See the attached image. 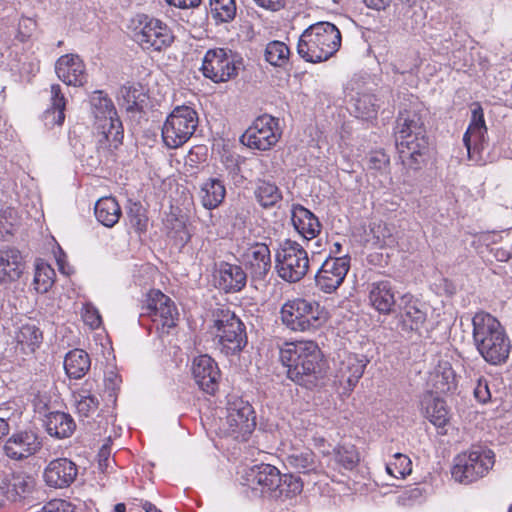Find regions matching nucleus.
<instances>
[{"mask_svg": "<svg viewBox=\"0 0 512 512\" xmlns=\"http://www.w3.org/2000/svg\"><path fill=\"white\" fill-rule=\"evenodd\" d=\"M395 140L402 164L408 169H419L428 150L426 129L419 111L409 109L399 113Z\"/></svg>", "mask_w": 512, "mask_h": 512, "instance_id": "obj_1", "label": "nucleus"}, {"mask_svg": "<svg viewBox=\"0 0 512 512\" xmlns=\"http://www.w3.org/2000/svg\"><path fill=\"white\" fill-rule=\"evenodd\" d=\"M242 478L252 490H259L263 497L285 502L295 499L303 491V481L292 473L281 474L271 464L260 463L243 470Z\"/></svg>", "mask_w": 512, "mask_h": 512, "instance_id": "obj_2", "label": "nucleus"}, {"mask_svg": "<svg viewBox=\"0 0 512 512\" xmlns=\"http://www.w3.org/2000/svg\"><path fill=\"white\" fill-rule=\"evenodd\" d=\"M279 358L288 378L298 385L311 389L324 376L321 351L312 341L286 343Z\"/></svg>", "mask_w": 512, "mask_h": 512, "instance_id": "obj_3", "label": "nucleus"}, {"mask_svg": "<svg viewBox=\"0 0 512 512\" xmlns=\"http://www.w3.org/2000/svg\"><path fill=\"white\" fill-rule=\"evenodd\" d=\"M473 340L481 356L490 364L505 362L510 353V340L500 322L488 313H476L472 319Z\"/></svg>", "mask_w": 512, "mask_h": 512, "instance_id": "obj_4", "label": "nucleus"}, {"mask_svg": "<svg viewBox=\"0 0 512 512\" xmlns=\"http://www.w3.org/2000/svg\"><path fill=\"white\" fill-rule=\"evenodd\" d=\"M90 102L97 129L98 161L101 163L103 157L122 143L123 126L112 100L103 91H94Z\"/></svg>", "mask_w": 512, "mask_h": 512, "instance_id": "obj_5", "label": "nucleus"}, {"mask_svg": "<svg viewBox=\"0 0 512 512\" xmlns=\"http://www.w3.org/2000/svg\"><path fill=\"white\" fill-rule=\"evenodd\" d=\"M340 30L330 22H317L299 37L297 53L306 62L319 63L331 58L341 47Z\"/></svg>", "mask_w": 512, "mask_h": 512, "instance_id": "obj_6", "label": "nucleus"}, {"mask_svg": "<svg viewBox=\"0 0 512 512\" xmlns=\"http://www.w3.org/2000/svg\"><path fill=\"white\" fill-rule=\"evenodd\" d=\"M212 316L210 332L214 336L215 347L226 356L239 354L247 344L244 323L229 309H215Z\"/></svg>", "mask_w": 512, "mask_h": 512, "instance_id": "obj_7", "label": "nucleus"}, {"mask_svg": "<svg viewBox=\"0 0 512 512\" xmlns=\"http://www.w3.org/2000/svg\"><path fill=\"white\" fill-rule=\"evenodd\" d=\"M129 29L133 40L147 51L165 50L171 46L175 38L166 22L144 13L132 17Z\"/></svg>", "mask_w": 512, "mask_h": 512, "instance_id": "obj_8", "label": "nucleus"}, {"mask_svg": "<svg viewBox=\"0 0 512 512\" xmlns=\"http://www.w3.org/2000/svg\"><path fill=\"white\" fill-rule=\"evenodd\" d=\"M283 324L299 332H311L326 322L324 308L316 301L296 298L287 301L280 310Z\"/></svg>", "mask_w": 512, "mask_h": 512, "instance_id": "obj_9", "label": "nucleus"}, {"mask_svg": "<svg viewBox=\"0 0 512 512\" xmlns=\"http://www.w3.org/2000/svg\"><path fill=\"white\" fill-rule=\"evenodd\" d=\"M494 465V453L482 446L457 455L452 467V477L462 484H469L485 476Z\"/></svg>", "mask_w": 512, "mask_h": 512, "instance_id": "obj_10", "label": "nucleus"}, {"mask_svg": "<svg viewBox=\"0 0 512 512\" xmlns=\"http://www.w3.org/2000/svg\"><path fill=\"white\" fill-rule=\"evenodd\" d=\"M198 114L190 106H176L167 116L162 126V140L169 149L185 144L198 126Z\"/></svg>", "mask_w": 512, "mask_h": 512, "instance_id": "obj_11", "label": "nucleus"}, {"mask_svg": "<svg viewBox=\"0 0 512 512\" xmlns=\"http://www.w3.org/2000/svg\"><path fill=\"white\" fill-rule=\"evenodd\" d=\"M275 268L281 279L289 283H296L308 272V254L299 243L287 239L276 250Z\"/></svg>", "mask_w": 512, "mask_h": 512, "instance_id": "obj_12", "label": "nucleus"}, {"mask_svg": "<svg viewBox=\"0 0 512 512\" xmlns=\"http://www.w3.org/2000/svg\"><path fill=\"white\" fill-rule=\"evenodd\" d=\"M279 119L264 114L257 117L241 135L240 142L250 149L258 151L270 150L281 137Z\"/></svg>", "mask_w": 512, "mask_h": 512, "instance_id": "obj_13", "label": "nucleus"}, {"mask_svg": "<svg viewBox=\"0 0 512 512\" xmlns=\"http://www.w3.org/2000/svg\"><path fill=\"white\" fill-rule=\"evenodd\" d=\"M43 447V438L36 428L14 431L5 441L3 451L11 460L23 461L37 454Z\"/></svg>", "mask_w": 512, "mask_h": 512, "instance_id": "obj_14", "label": "nucleus"}, {"mask_svg": "<svg viewBox=\"0 0 512 512\" xmlns=\"http://www.w3.org/2000/svg\"><path fill=\"white\" fill-rule=\"evenodd\" d=\"M201 71L215 83L226 82L237 75L235 58L224 48L209 49L204 55Z\"/></svg>", "mask_w": 512, "mask_h": 512, "instance_id": "obj_15", "label": "nucleus"}, {"mask_svg": "<svg viewBox=\"0 0 512 512\" xmlns=\"http://www.w3.org/2000/svg\"><path fill=\"white\" fill-rule=\"evenodd\" d=\"M350 269V257H327L315 274V284L324 293L335 292Z\"/></svg>", "mask_w": 512, "mask_h": 512, "instance_id": "obj_16", "label": "nucleus"}, {"mask_svg": "<svg viewBox=\"0 0 512 512\" xmlns=\"http://www.w3.org/2000/svg\"><path fill=\"white\" fill-rule=\"evenodd\" d=\"M145 314L152 318L157 329H162L163 333H168L169 329L176 326L178 320V310L174 302L159 290H153L149 293Z\"/></svg>", "mask_w": 512, "mask_h": 512, "instance_id": "obj_17", "label": "nucleus"}, {"mask_svg": "<svg viewBox=\"0 0 512 512\" xmlns=\"http://www.w3.org/2000/svg\"><path fill=\"white\" fill-rule=\"evenodd\" d=\"M225 424L231 434L238 433L242 436L250 434L256 426V421L254 410L249 402L241 398L230 399L227 404Z\"/></svg>", "mask_w": 512, "mask_h": 512, "instance_id": "obj_18", "label": "nucleus"}, {"mask_svg": "<svg viewBox=\"0 0 512 512\" xmlns=\"http://www.w3.org/2000/svg\"><path fill=\"white\" fill-rule=\"evenodd\" d=\"M191 370L195 383L203 392L213 395L218 390L221 372L218 364L209 355L196 357Z\"/></svg>", "mask_w": 512, "mask_h": 512, "instance_id": "obj_19", "label": "nucleus"}, {"mask_svg": "<svg viewBox=\"0 0 512 512\" xmlns=\"http://www.w3.org/2000/svg\"><path fill=\"white\" fill-rule=\"evenodd\" d=\"M252 281H264L271 269V253L264 243L252 244L242 255Z\"/></svg>", "mask_w": 512, "mask_h": 512, "instance_id": "obj_20", "label": "nucleus"}, {"mask_svg": "<svg viewBox=\"0 0 512 512\" xmlns=\"http://www.w3.org/2000/svg\"><path fill=\"white\" fill-rule=\"evenodd\" d=\"M78 475L77 465L68 458L52 460L44 470V481L49 487L67 488Z\"/></svg>", "mask_w": 512, "mask_h": 512, "instance_id": "obj_21", "label": "nucleus"}, {"mask_svg": "<svg viewBox=\"0 0 512 512\" xmlns=\"http://www.w3.org/2000/svg\"><path fill=\"white\" fill-rule=\"evenodd\" d=\"M369 363L364 355L348 354L339 363L336 378L345 391H352Z\"/></svg>", "mask_w": 512, "mask_h": 512, "instance_id": "obj_22", "label": "nucleus"}, {"mask_svg": "<svg viewBox=\"0 0 512 512\" xmlns=\"http://www.w3.org/2000/svg\"><path fill=\"white\" fill-rule=\"evenodd\" d=\"M463 142L471 159H473L472 152L479 153L487 145V127L483 109L480 105L472 110L471 121L463 135Z\"/></svg>", "mask_w": 512, "mask_h": 512, "instance_id": "obj_23", "label": "nucleus"}, {"mask_svg": "<svg viewBox=\"0 0 512 512\" xmlns=\"http://www.w3.org/2000/svg\"><path fill=\"white\" fill-rule=\"evenodd\" d=\"M6 493V499L13 504H23L33 493L36 486L35 478L27 473H13L0 480Z\"/></svg>", "mask_w": 512, "mask_h": 512, "instance_id": "obj_24", "label": "nucleus"}, {"mask_svg": "<svg viewBox=\"0 0 512 512\" xmlns=\"http://www.w3.org/2000/svg\"><path fill=\"white\" fill-rule=\"evenodd\" d=\"M55 71L58 78L67 85L82 86L87 82L85 64L78 55L61 56L55 64Z\"/></svg>", "mask_w": 512, "mask_h": 512, "instance_id": "obj_25", "label": "nucleus"}, {"mask_svg": "<svg viewBox=\"0 0 512 512\" xmlns=\"http://www.w3.org/2000/svg\"><path fill=\"white\" fill-rule=\"evenodd\" d=\"M401 327L407 332H419L427 318L423 305L410 294L401 297Z\"/></svg>", "mask_w": 512, "mask_h": 512, "instance_id": "obj_26", "label": "nucleus"}, {"mask_svg": "<svg viewBox=\"0 0 512 512\" xmlns=\"http://www.w3.org/2000/svg\"><path fill=\"white\" fill-rule=\"evenodd\" d=\"M369 303L379 313L390 314L396 304L395 290L388 280L372 282L368 286Z\"/></svg>", "mask_w": 512, "mask_h": 512, "instance_id": "obj_27", "label": "nucleus"}, {"mask_svg": "<svg viewBox=\"0 0 512 512\" xmlns=\"http://www.w3.org/2000/svg\"><path fill=\"white\" fill-rule=\"evenodd\" d=\"M217 273L219 287L225 292H239L246 286L247 273L239 265L222 262Z\"/></svg>", "mask_w": 512, "mask_h": 512, "instance_id": "obj_28", "label": "nucleus"}, {"mask_svg": "<svg viewBox=\"0 0 512 512\" xmlns=\"http://www.w3.org/2000/svg\"><path fill=\"white\" fill-rule=\"evenodd\" d=\"M24 269V261L19 250L9 248L0 251V284L16 281Z\"/></svg>", "mask_w": 512, "mask_h": 512, "instance_id": "obj_29", "label": "nucleus"}, {"mask_svg": "<svg viewBox=\"0 0 512 512\" xmlns=\"http://www.w3.org/2000/svg\"><path fill=\"white\" fill-rule=\"evenodd\" d=\"M44 425L47 433L58 439L70 437L76 428L74 419L69 414L59 411L46 415Z\"/></svg>", "mask_w": 512, "mask_h": 512, "instance_id": "obj_30", "label": "nucleus"}, {"mask_svg": "<svg viewBox=\"0 0 512 512\" xmlns=\"http://www.w3.org/2000/svg\"><path fill=\"white\" fill-rule=\"evenodd\" d=\"M50 107L44 112L46 126L62 125L65 120L66 99L59 84H52L50 88Z\"/></svg>", "mask_w": 512, "mask_h": 512, "instance_id": "obj_31", "label": "nucleus"}, {"mask_svg": "<svg viewBox=\"0 0 512 512\" xmlns=\"http://www.w3.org/2000/svg\"><path fill=\"white\" fill-rule=\"evenodd\" d=\"M430 381L437 393L452 392L457 387L455 372L448 361H440L430 375Z\"/></svg>", "mask_w": 512, "mask_h": 512, "instance_id": "obj_32", "label": "nucleus"}, {"mask_svg": "<svg viewBox=\"0 0 512 512\" xmlns=\"http://www.w3.org/2000/svg\"><path fill=\"white\" fill-rule=\"evenodd\" d=\"M425 417L435 426L443 427L448 422V411L445 402L432 393L424 395L421 401Z\"/></svg>", "mask_w": 512, "mask_h": 512, "instance_id": "obj_33", "label": "nucleus"}, {"mask_svg": "<svg viewBox=\"0 0 512 512\" xmlns=\"http://www.w3.org/2000/svg\"><path fill=\"white\" fill-rule=\"evenodd\" d=\"M226 188L218 178H209L200 186L199 196L203 206L207 209L218 207L224 200Z\"/></svg>", "mask_w": 512, "mask_h": 512, "instance_id": "obj_34", "label": "nucleus"}, {"mask_svg": "<svg viewBox=\"0 0 512 512\" xmlns=\"http://www.w3.org/2000/svg\"><path fill=\"white\" fill-rule=\"evenodd\" d=\"M91 366L88 353L82 349L69 351L64 359V368L70 378L80 379L85 376Z\"/></svg>", "mask_w": 512, "mask_h": 512, "instance_id": "obj_35", "label": "nucleus"}, {"mask_svg": "<svg viewBox=\"0 0 512 512\" xmlns=\"http://www.w3.org/2000/svg\"><path fill=\"white\" fill-rule=\"evenodd\" d=\"M147 99L148 96L144 88L139 84L123 86L119 91V103L127 112L142 111Z\"/></svg>", "mask_w": 512, "mask_h": 512, "instance_id": "obj_36", "label": "nucleus"}, {"mask_svg": "<svg viewBox=\"0 0 512 512\" xmlns=\"http://www.w3.org/2000/svg\"><path fill=\"white\" fill-rule=\"evenodd\" d=\"M94 213L99 224H117L122 214L120 205L114 197H102L94 206Z\"/></svg>", "mask_w": 512, "mask_h": 512, "instance_id": "obj_37", "label": "nucleus"}, {"mask_svg": "<svg viewBox=\"0 0 512 512\" xmlns=\"http://www.w3.org/2000/svg\"><path fill=\"white\" fill-rule=\"evenodd\" d=\"M286 465L303 474L316 472L319 467L316 455L310 449L294 451L287 455Z\"/></svg>", "mask_w": 512, "mask_h": 512, "instance_id": "obj_38", "label": "nucleus"}, {"mask_svg": "<svg viewBox=\"0 0 512 512\" xmlns=\"http://www.w3.org/2000/svg\"><path fill=\"white\" fill-rule=\"evenodd\" d=\"M353 101L354 113L357 118L370 120L376 117L379 105L374 95L368 93L358 94Z\"/></svg>", "mask_w": 512, "mask_h": 512, "instance_id": "obj_39", "label": "nucleus"}, {"mask_svg": "<svg viewBox=\"0 0 512 512\" xmlns=\"http://www.w3.org/2000/svg\"><path fill=\"white\" fill-rule=\"evenodd\" d=\"M42 339V332L33 324L22 325L16 334L18 344L22 346V349H28L30 352H34L39 347Z\"/></svg>", "mask_w": 512, "mask_h": 512, "instance_id": "obj_40", "label": "nucleus"}, {"mask_svg": "<svg viewBox=\"0 0 512 512\" xmlns=\"http://www.w3.org/2000/svg\"><path fill=\"white\" fill-rule=\"evenodd\" d=\"M290 50L288 46L281 41H271L265 48L266 61L275 67L284 66L289 59Z\"/></svg>", "mask_w": 512, "mask_h": 512, "instance_id": "obj_41", "label": "nucleus"}, {"mask_svg": "<svg viewBox=\"0 0 512 512\" xmlns=\"http://www.w3.org/2000/svg\"><path fill=\"white\" fill-rule=\"evenodd\" d=\"M210 12L216 22H230L236 16L235 0H210Z\"/></svg>", "mask_w": 512, "mask_h": 512, "instance_id": "obj_42", "label": "nucleus"}, {"mask_svg": "<svg viewBox=\"0 0 512 512\" xmlns=\"http://www.w3.org/2000/svg\"><path fill=\"white\" fill-rule=\"evenodd\" d=\"M255 195L260 205L265 208L274 206L282 198L278 187L266 181L258 184Z\"/></svg>", "mask_w": 512, "mask_h": 512, "instance_id": "obj_43", "label": "nucleus"}, {"mask_svg": "<svg viewBox=\"0 0 512 512\" xmlns=\"http://www.w3.org/2000/svg\"><path fill=\"white\" fill-rule=\"evenodd\" d=\"M334 460L346 470H352L359 462V454L353 445H342L334 450Z\"/></svg>", "mask_w": 512, "mask_h": 512, "instance_id": "obj_44", "label": "nucleus"}, {"mask_svg": "<svg viewBox=\"0 0 512 512\" xmlns=\"http://www.w3.org/2000/svg\"><path fill=\"white\" fill-rule=\"evenodd\" d=\"M99 406V400L96 395L92 394L90 389L82 388L76 396L77 411L84 415L89 416L94 413Z\"/></svg>", "mask_w": 512, "mask_h": 512, "instance_id": "obj_45", "label": "nucleus"}, {"mask_svg": "<svg viewBox=\"0 0 512 512\" xmlns=\"http://www.w3.org/2000/svg\"><path fill=\"white\" fill-rule=\"evenodd\" d=\"M387 472L396 477L403 478L412 472V462L410 458L401 453L393 455V461L386 465Z\"/></svg>", "mask_w": 512, "mask_h": 512, "instance_id": "obj_46", "label": "nucleus"}, {"mask_svg": "<svg viewBox=\"0 0 512 512\" xmlns=\"http://www.w3.org/2000/svg\"><path fill=\"white\" fill-rule=\"evenodd\" d=\"M371 228L372 236L361 237L359 243L364 246H383L388 244L392 237V231L389 226H368Z\"/></svg>", "mask_w": 512, "mask_h": 512, "instance_id": "obj_47", "label": "nucleus"}, {"mask_svg": "<svg viewBox=\"0 0 512 512\" xmlns=\"http://www.w3.org/2000/svg\"><path fill=\"white\" fill-rule=\"evenodd\" d=\"M54 270L51 269L48 265H42L37 266L35 276H34V283L36 285V289L42 293H45L48 291V289L53 284V277Z\"/></svg>", "mask_w": 512, "mask_h": 512, "instance_id": "obj_48", "label": "nucleus"}, {"mask_svg": "<svg viewBox=\"0 0 512 512\" xmlns=\"http://www.w3.org/2000/svg\"><path fill=\"white\" fill-rule=\"evenodd\" d=\"M126 213L130 224H145L148 220L146 209L140 201L129 199L126 205Z\"/></svg>", "mask_w": 512, "mask_h": 512, "instance_id": "obj_49", "label": "nucleus"}, {"mask_svg": "<svg viewBox=\"0 0 512 512\" xmlns=\"http://www.w3.org/2000/svg\"><path fill=\"white\" fill-rule=\"evenodd\" d=\"M315 221L316 224H320L318 218L307 208L302 205H293L291 209V224H312Z\"/></svg>", "mask_w": 512, "mask_h": 512, "instance_id": "obj_50", "label": "nucleus"}, {"mask_svg": "<svg viewBox=\"0 0 512 512\" xmlns=\"http://www.w3.org/2000/svg\"><path fill=\"white\" fill-rule=\"evenodd\" d=\"M389 163L388 155L381 150L372 151L367 158V167L370 170L383 171L389 166Z\"/></svg>", "mask_w": 512, "mask_h": 512, "instance_id": "obj_51", "label": "nucleus"}, {"mask_svg": "<svg viewBox=\"0 0 512 512\" xmlns=\"http://www.w3.org/2000/svg\"><path fill=\"white\" fill-rule=\"evenodd\" d=\"M82 318L85 324L92 329L100 327L102 323L99 311L91 303H86L83 306Z\"/></svg>", "mask_w": 512, "mask_h": 512, "instance_id": "obj_52", "label": "nucleus"}, {"mask_svg": "<svg viewBox=\"0 0 512 512\" xmlns=\"http://www.w3.org/2000/svg\"><path fill=\"white\" fill-rule=\"evenodd\" d=\"M44 512H75V507L63 499H54L43 507Z\"/></svg>", "mask_w": 512, "mask_h": 512, "instance_id": "obj_53", "label": "nucleus"}, {"mask_svg": "<svg viewBox=\"0 0 512 512\" xmlns=\"http://www.w3.org/2000/svg\"><path fill=\"white\" fill-rule=\"evenodd\" d=\"M111 447L108 444H104L98 453V465L102 472H108L109 469H113L112 463L114 460H110Z\"/></svg>", "mask_w": 512, "mask_h": 512, "instance_id": "obj_54", "label": "nucleus"}, {"mask_svg": "<svg viewBox=\"0 0 512 512\" xmlns=\"http://www.w3.org/2000/svg\"><path fill=\"white\" fill-rule=\"evenodd\" d=\"M35 26H36V23L31 18H22L19 21V29H18L17 38L21 42H24L27 38L30 37L33 30L35 29Z\"/></svg>", "mask_w": 512, "mask_h": 512, "instance_id": "obj_55", "label": "nucleus"}, {"mask_svg": "<svg viewBox=\"0 0 512 512\" xmlns=\"http://www.w3.org/2000/svg\"><path fill=\"white\" fill-rule=\"evenodd\" d=\"M474 396L481 403H486L491 399V393L486 379L480 378L477 381V385L474 388Z\"/></svg>", "mask_w": 512, "mask_h": 512, "instance_id": "obj_56", "label": "nucleus"}, {"mask_svg": "<svg viewBox=\"0 0 512 512\" xmlns=\"http://www.w3.org/2000/svg\"><path fill=\"white\" fill-rule=\"evenodd\" d=\"M304 239L310 241L321 234L322 226H294Z\"/></svg>", "mask_w": 512, "mask_h": 512, "instance_id": "obj_57", "label": "nucleus"}, {"mask_svg": "<svg viewBox=\"0 0 512 512\" xmlns=\"http://www.w3.org/2000/svg\"><path fill=\"white\" fill-rule=\"evenodd\" d=\"M256 5L270 11H279L285 6L284 0H253Z\"/></svg>", "mask_w": 512, "mask_h": 512, "instance_id": "obj_58", "label": "nucleus"}, {"mask_svg": "<svg viewBox=\"0 0 512 512\" xmlns=\"http://www.w3.org/2000/svg\"><path fill=\"white\" fill-rule=\"evenodd\" d=\"M16 216L17 211L12 206H2L0 209V224H12Z\"/></svg>", "mask_w": 512, "mask_h": 512, "instance_id": "obj_59", "label": "nucleus"}, {"mask_svg": "<svg viewBox=\"0 0 512 512\" xmlns=\"http://www.w3.org/2000/svg\"><path fill=\"white\" fill-rule=\"evenodd\" d=\"M166 2L169 5H173L175 7L187 9L197 7L201 0H166Z\"/></svg>", "mask_w": 512, "mask_h": 512, "instance_id": "obj_60", "label": "nucleus"}, {"mask_svg": "<svg viewBox=\"0 0 512 512\" xmlns=\"http://www.w3.org/2000/svg\"><path fill=\"white\" fill-rule=\"evenodd\" d=\"M352 234L357 242H359L361 237L372 236L371 228H368V226H353Z\"/></svg>", "mask_w": 512, "mask_h": 512, "instance_id": "obj_61", "label": "nucleus"}, {"mask_svg": "<svg viewBox=\"0 0 512 512\" xmlns=\"http://www.w3.org/2000/svg\"><path fill=\"white\" fill-rule=\"evenodd\" d=\"M367 7L375 10H384L389 6L391 0H363Z\"/></svg>", "mask_w": 512, "mask_h": 512, "instance_id": "obj_62", "label": "nucleus"}, {"mask_svg": "<svg viewBox=\"0 0 512 512\" xmlns=\"http://www.w3.org/2000/svg\"><path fill=\"white\" fill-rule=\"evenodd\" d=\"M9 430L10 427L8 422L5 419L0 418V439L7 436L9 434Z\"/></svg>", "mask_w": 512, "mask_h": 512, "instance_id": "obj_63", "label": "nucleus"}, {"mask_svg": "<svg viewBox=\"0 0 512 512\" xmlns=\"http://www.w3.org/2000/svg\"><path fill=\"white\" fill-rule=\"evenodd\" d=\"M511 255L512 253L507 252L505 250H498L496 252V258L499 261H511Z\"/></svg>", "mask_w": 512, "mask_h": 512, "instance_id": "obj_64", "label": "nucleus"}]
</instances>
